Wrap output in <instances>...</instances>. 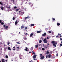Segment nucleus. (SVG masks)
Segmentation results:
<instances>
[{
	"label": "nucleus",
	"mask_w": 62,
	"mask_h": 62,
	"mask_svg": "<svg viewBox=\"0 0 62 62\" xmlns=\"http://www.w3.org/2000/svg\"><path fill=\"white\" fill-rule=\"evenodd\" d=\"M38 45H36L35 46V48H38Z\"/></svg>",
	"instance_id": "obj_16"
},
{
	"label": "nucleus",
	"mask_w": 62,
	"mask_h": 62,
	"mask_svg": "<svg viewBox=\"0 0 62 62\" xmlns=\"http://www.w3.org/2000/svg\"><path fill=\"white\" fill-rule=\"evenodd\" d=\"M17 23H18V22H17V21L16 20V22L15 23V25H16V24H17Z\"/></svg>",
	"instance_id": "obj_12"
},
{
	"label": "nucleus",
	"mask_w": 62,
	"mask_h": 62,
	"mask_svg": "<svg viewBox=\"0 0 62 62\" xmlns=\"http://www.w3.org/2000/svg\"><path fill=\"white\" fill-rule=\"evenodd\" d=\"M46 36V33L45 32L42 35V36L43 37V36Z\"/></svg>",
	"instance_id": "obj_5"
},
{
	"label": "nucleus",
	"mask_w": 62,
	"mask_h": 62,
	"mask_svg": "<svg viewBox=\"0 0 62 62\" xmlns=\"http://www.w3.org/2000/svg\"><path fill=\"white\" fill-rule=\"evenodd\" d=\"M23 39H24V40H26L27 39V38L26 37L25 38L24 37Z\"/></svg>",
	"instance_id": "obj_23"
},
{
	"label": "nucleus",
	"mask_w": 62,
	"mask_h": 62,
	"mask_svg": "<svg viewBox=\"0 0 62 62\" xmlns=\"http://www.w3.org/2000/svg\"><path fill=\"white\" fill-rule=\"evenodd\" d=\"M2 62H5V60H4V59H2Z\"/></svg>",
	"instance_id": "obj_19"
},
{
	"label": "nucleus",
	"mask_w": 62,
	"mask_h": 62,
	"mask_svg": "<svg viewBox=\"0 0 62 62\" xmlns=\"http://www.w3.org/2000/svg\"><path fill=\"white\" fill-rule=\"evenodd\" d=\"M52 20H53V21H55V19H54V18H52Z\"/></svg>",
	"instance_id": "obj_31"
},
{
	"label": "nucleus",
	"mask_w": 62,
	"mask_h": 62,
	"mask_svg": "<svg viewBox=\"0 0 62 62\" xmlns=\"http://www.w3.org/2000/svg\"><path fill=\"white\" fill-rule=\"evenodd\" d=\"M29 18V17H26L25 18V19L26 20V19H28V18Z\"/></svg>",
	"instance_id": "obj_27"
},
{
	"label": "nucleus",
	"mask_w": 62,
	"mask_h": 62,
	"mask_svg": "<svg viewBox=\"0 0 62 62\" xmlns=\"http://www.w3.org/2000/svg\"><path fill=\"white\" fill-rule=\"evenodd\" d=\"M8 49L9 50V51H11V49H10V48L9 47H8Z\"/></svg>",
	"instance_id": "obj_14"
},
{
	"label": "nucleus",
	"mask_w": 62,
	"mask_h": 62,
	"mask_svg": "<svg viewBox=\"0 0 62 62\" xmlns=\"http://www.w3.org/2000/svg\"><path fill=\"white\" fill-rule=\"evenodd\" d=\"M57 25H58V26H59L60 25V23H57Z\"/></svg>",
	"instance_id": "obj_11"
},
{
	"label": "nucleus",
	"mask_w": 62,
	"mask_h": 62,
	"mask_svg": "<svg viewBox=\"0 0 62 62\" xmlns=\"http://www.w3.org/2000/svg\"><path fill=\"white\" fill-rule=\"evenodd\" d=\"M41 56V58H40L41 59H43L44 58V57L42 56V54H40Z\"/></svg>",
	"instance_id": "obj_4"
},
{
	"label": "nucleus",
	"mask_w": 62,
	"mask_h": 62,
	"mask_svg": "<svg viewBox=\"0 0 62 62\" xmlns=\"http://www.w3.org/2000/svg\"><path fill=\"white\" fill-rule=\"evenodd\" d=\"M61 43H62V41H61Z\"/></svg>",
	"instance_id": "obj_61"
},
{
	"label": "nucleus",
	"mask_w": 62,
	"mask_h": 62,
	"mask_svg": "<svg viewBox=\"0 0 62 62\" xmlns=\"http://www.w3.org/2000/svg\"><path fill=\"white\" fill-rule=\"evenodd\" d=\"M51 43L53 44V46H54V47H56V45L57 44V43L56 42L55 43V41H53L51 42Z\"/></svg>",
	"instance_id": "obj_1"
},
{
	"label": "nucleus",
	"mask_w": 62,
	"mask_h": 62,
	"mask_svg": "<svg viewBox=\"0 0 62 62\" xmlns=\"http://www.w3.org/2000/svg\"><path fill=\"white\" fill-rule=\"evenodd\" d=\"M3 26L4 27V29H8V26H6V25H3Z\"/></svg>",
	"instance_id": "obj_2"
},
{
	"label": "nucleus",
	"mask_w": 62,
	"mask_h": 62,
	"mask_svg": "<svg viewBox=\"0 0 62 62\" xmlns=\"http://www.w3.org/2000/svg\"><path fill=\"white\" fill-rule=\"evenodd\" d=\"M33 36V33H31L30 35V38H31L32 36Z\"/></svg>",
	"instance_id": "obj_6"
},
{
	"label": "nucleus",
	"mask_w": 62,
	"mask_h": 62,
	"mask_svg": "<svg viewBox=\"0 0 62 62\" xmlns=\"http://www.w3.org/2000/svg\"><path fill=\"white\" fill-rule=\"evenodd\" d=\"M60 40H62V39L61 38H60Z\"/></svg>",
	"instance_id": "obj_49"
},
{
	"label": "nucleus",
	"mask_w": 62,
	"mask_h": 62,
	"mask_svg": "<svg viewBox=\"0 0 62 62\" xmlns=\"http://www.w3.org/2000/svg\"><path fill=\"white\" fill-rule=\"evenodd\" d=\"M50 54V52H49V51H46V54Z\"/></svg>",
	"instance_id": "obj_17"
},
{
	"label": "nucleus",
	"mask_w": 62,
	"mask_h": 62,
	"mask_svg": "<svg viewBox=\"0 0 62 62\" xmlns=\"http://www.w3.org/2000/svg\"><path fill=\"white\" fill-rule=\"evenodd\" d=\"M26 36H27L28 35V33H26L25 34Z\"/></svg>",
	"instance_id": "obj_37"
},
{
	"label": "nucleus",
	"mask_w": 62,
	"mask_h": 62,
	"mask_svg": "<svg viewBox=\"0 0 62 62\" xmlns=\"http://www.w3.org/2000/svg\"><path fill=\"white\" fill-rule=\"evenodd\" d=\"M56 37L57 38H58V35H57L56 36Z\"/></svg>",
	"instance_id": "obj_48"
},
{
	"label": "nucleus",
	"mask_w": 62,
	"mask_h": 62,
	"mask_svg": "<svg viewBox=\"0 0 62 62\" xmlns=\"http://www.w3.org/2000/svg\"><path fill=\"white\" fill-rule=\"evenodd\" d=\"M17 49H19V47H17Z\"/></svg>",
	"instance_id": "obj_54"
},
{
	"label": "nucleus",
	"mask_w": 62,
	"mask_h": 62,
	"mask_svg": "<svg viewBox=\"0 0 62 62\" xmlns=\"http://www.w3.org/2000/svg\"><path fill=\"white\" fill-rule=\"evenodd\" d=\"M33 59H34V60H37V59H35V58H33Z\"/></svg>",
	"instance_id": "obj_39"
},
{
	"label": "nucleus",
	"mask_w": 62,
	"mask_h": 62,
	"mask_svg": "<svg viewBox=\"0 0 62 62\" xmlns=\"http://www.w3.org/2000/svg\"><path fill=\"white\" fill-rule=\"evenodd\" d=\"M33 52V51H32V52L33 54H35V52Z\"/></svg>",
	"instance_id": "obj_36"
},
{
	"label": "nucleus",
	"mask_w": 62,
	"mask_h": 62,
	"mask_svg": "<svg viewBox=\"0 0 62 62\" xmlns=\"http://www.w3.org/2000/svg\"><path fill=\"white\" fill-rule=\"evenodd\" d=\"M24 26L23 25H22L21 26V29H23V28H24Z\"/></svg>",
	"instance_id": "obj_13"
},
{
	"label": "nucleus",
	"mask_w": 62,
	"mask_h": 62,
	"mask_svg": "<svg viewBox=\"0 0 62 62\" xmlns=\"http://www.w3.org/2000/svg\"><path fill=\"white\" fill-rule=\"evenodd\" d=\"M29 62H31V61H29Z\"/></svg>",
	"instance_id": "obj_58"
},
{
	"label": "nucleus",
	"mask_w": 62,
	"mask_h": 62,
	"mask_svg": "<svg viewBox=\"0 0 62 62\" xmlns=\"http://www.w3.org/2000/svg\"><path fill=\"white\" fill-rule=\"evenodd\" d=\"M16 43H17V44H20V43H19V42H17Z\"/></svg>",
	"instance_id": "obj_40"
},
{
	"label": "nucleus",
	"mask_w": 62,
	"mask_h": 62,
	"mask_svg": "<svg viewBox=\"0 0 62 62\" xmlns=\"http://www.w3.org/2000/svg\"><path fill=\"white\" fill-rule=\"evenodd\" d=\"M8 55H6V58H8Z\"/></svg>",
	"instance_id": "obj_29"
},
{
	"label": "nucleus",
	"mask_w": 62,
	"mask_h": 62,
	"mask_svg": "<svg viewBox=\"0 0 62 62\" xmlns=\"http://www.w3.org/2000/svg\"><path fill=\"white\" fill-rule=\"evenodd\" d=\"M19 13H20V12H21V11H19Z\"/></svg>",
	"instance_id": "obj_57"
},
{
	"label": "nucleus",
	"mask_w": 62,
	"mask_h": 62,
	"mask_svg": "<svg viewBox=\"0 0 62 62\" xmlns=\"http://www.w3.org/2000/svg\"><path fill=\"white\" fill-rule=\"evenodd\" d=\"M32 53V52H29V54H30V53Z\"/></svg>",
	"instance_id": "obj_47"
},
{
	"label": "nucleus",
	"mask_w": 62,
	"mask_h": 62,
	"mask_svg": "<svg viewBox=\"0 0 62 62\" xmlns=\"http://www.w3.org/2000/svg\"><path fill=\"white\" fill-rule=\"evenodd\" d=\"M56 56H58V53H57L56 54Z\"/></svg>",
	"instance_id": "obj_41"
},
{
	"label": "nucleus",
	"mask_w": 62,
	"mask_h": 62,
	"mask_svg": "<svg viewBox=\"0 0 62 62\" xmlns=\"http://www.w3.org/2000/svg\"><path fill=\"white\" fill-rule=\"evenodd\" d=\"M17 8V7L16 6H15L14 7V8L15 9H16Z\"/></svg>",
	"instance_id": "obj_28"
},
{
	"label": "nucleus",
	"mask_w": 62,
	"mask_h": 62,
	"mask_svg": "<svg viewBox=\"0 0 62 62\" xmlns=\"http://www.w3.org/2000/svg\"><path fill=\"white\" fill-rule=\"evenodd\" d=\"M19 9H16V12L18 11H19Z\"/></svg>",
	"instance_id": "obj_25"
},
{
	"label": "nucleus",
	"mask_w": 62,
	"mask_h": 62,
	"mask_svg": "<svg viewBox=\"0 0 62 62\" xmlns=\"http://www.w3.org/2000/svg\"><path fill=\"white\" fill-rule=\"evenodd\" d=\"M0 62H1V61H0Z\"/></svg>",
	"instance_id": "obj_62"
},
{
	"label": "nucleus",
	"mask_w": 62,
	"mask_h": 62,
	"mask_svg": "<svg viewBox=\"0 0 62 62\" xmlns=\"http://www.w3.org/2000/svg\"><path fill=\"white\" fill-rule=\"evenodd\" d=\"M22 13H23V14H24V12H22Z\"/></svg>",
	"instance_id": "obj_55"
},
{
	"label": "nucleus",
	"mask_w": 62,
	"mask_h": 62,
	"mask_svg": "<svg viewBox=\"0 0 62 62\" xmlns=\"http://www.w3.org/2000/svg\"><path fill=\"white\" fill-rule=\"evenodd\" d=\"M33 47H31V51H32V50H33Z\"/></svg>",
	"instance_id": "obj_24"
},
{
	"label": "nucleus",
	"mask_w": 62,
	"mask_h": 62,
	"mask_svg": "<svg viewBox=\"0 0 62 62\" xmlns=\"http://www.w3.org/2000/svg\"><path fill=\"white\" fill-rule=\"evenodd\" d=\"M48 33H52V32H51L50 31H48Z\"/></svg>",
	"instance_id": "obj_35"
},
{
	"label": "nucleus",
	"mask_w": 62,
	"mask_h": 62,
	"mask_svg": "<svg viewBox=\"0 0 62 62\" xmlns=\"http://www.w3.org/2000/svg\"><path fill=\"white\" fill-rule=\"evenodd\" d=\"M37 57V55H34L33 56V58H35Z\"/></svg>",
	"instance_id": "obj_10"
},
{
	"label": "nucleus",
	"mask_w": 62,
	"mask_h": 62,
	"mask_svg": "<svg viewBox=\"0 0 62 62\" xmlns=\"http://www.w3.org/2000/svg\"><path fill=\"white\" fill-rule=\"evenodd\" d=\"M13 2H14V0H13Z\"/></svg>",
	"instance_id": "obj_59"
},
{
	"label": "nucleus",
	"mask_w": 62,
	"mask_h": 62,
	"mask_svg": "<svg viewBox=\"0 0 62 62\" xmlns=\"http://www.w3.org/2000/svg\"><path fill=\"white\" fill-rule=\"evenodd\" d=\"M42 50L43 51H45V49L44 48H42Z\"/></svg>",
	"instance_id": "obj_32"
},
{
	"label": "nucleus",
	"mask_w": 62,
	"mask_h": 62,
	"mask_svg": "<svg viewBox=\"0 0 62 62\" xmlns=\"http://www.w3.org/2000/svg\"><path fill=\"white\" fill-rule=\"evenodd\" d=\"M58 35H59V36H60L61 35V34H59V33H58Z\"/></svg>",
	"instance_id": "obj_44"
},
{
	"label": "nucleus",
	"mask_w": 62,
	"mask_h": 62,
	"mask_svg": "<svg viewBox=\"0 0 62 62\" xmlns=\"http://www.w3.org/2000/svg\"><path fill=\"white\" fill-rule=\"evenodd\" d=\"M41 42H42V40L40 39L39 40V43H41Z\"/></svg>",
	"instance_id": "obj_18"
},
{
	"label": "nucleus",
	"mask_w": 62,
	"mask_h": 62,
	"mask_svg": "<svg viewBox=\"0 0 62 62\" xmlns=\"http://www.w3.org/2000/svg\"><path fill=\"white\" fill-rule=\"evenodd\" d=\"M48 61H49H49H50V60H48Z\"/></svg>",
	"instance_id": "obj_60"
},
{
	"label": "nucleus",
	"mask_w": 62,
	"mask_h": 62,
	"mask_svg": "<svg viewBox=\"0 0 62 62\" xmlns=\"http://www.w3.org/2000/svg\"><path fill=\"white\" fill-rule=\"evenodd\" d=\"M4 24V23L3 22H1V24L2 25H3V24Z\"/></svg>",
	"instance_id": "obj_30"
},
{
	"label": "nucleus",
	"mask_w": 62,
	"mask_h": 62,
	"mask_svg": "<svg viewBox=\"0 0 62 62\" xmlns=\"http://www.w3.org/2000/svg\"><path fill=\"white\" fill-rule=\"evenodd\" d=\"M41 31H37V33H40L41 32Z\"/></svg>",
	"instance_id": "obj_20"
},
{
	"label": "nucleus",
	"mask_w": 62,
	"mask_h": 62,
	"mask_svg": "<svg viewBox=\"0 0 62 62\" xmlns=\"http://www.w3.org/2000/svg\"><path fill=\"white\" fill-rule=\"evenodd\" d=\"M29 5H32V6H33V4H32V3L31 2H29Z\"/></svg>",
	"instance_id": "obj_21"
},
{
	"label": "nucleus",
	"mask_w": 62,
	"mask_h": 62,
	"mask_svg": "<svg viewBox=\"0 0 62 62\" xmlns=\"http://www.w3.org/2000/svg\"><path fill=\"white\" fill-rule=\"evenodd\" d=\"M24 34H25V33H24Z\"/></svg>",
	"instance_id": "obj_64"
},
{
	"label": "nucleus",
	"mask_w": 62,
	"mask_h": 62,
	"mask_svg": "<svg viewBox=\"0 0 62 62\" xmlns=\"http://www.w3.org/2000/svg\"><path fill=\"white\" fill-rule=\"evenodd\" d=\"M13 20H15V18L14 17H13Z\"/></svg>",
	"instance_id": "obj_38"
},
{
	"label": "nucleus",
	"mask_w": 62,
	"mask_h": 62,
	"mask_svg": "<svg viewBox=\"0 0 62 62\" xmlns=\"http://www.w3.org/2000/svg\"><path fill=\"white\" fill-rule=\"evenodd\" d=\"M48 58V56H47V55L46 56V58Z\"/></svg>",
	"instance_id": "obj_46"
},
{
	"label": "nucleus",
	"mask_w": 62,
	"mask_h": 62,
	"mask_svg": "<svg viewBox=\"0 0 62 62\" xmlns=\"http://www.w3.org/2000/svg\"><path fill=\"white\" fill-rule=\"evenodd\" d=\"M60 46H62V44H60Z\"/></svg>",
	"instance_id": "obj_53"
},
{
	"label": "nucleus",
	"mask_w": 62,
	"mask_h": 62,
	"mask_svg": "<svg viewBox=\"0 0 62 62\" xmlns=\"http://www.w3.org/2000/svg\"><path fill=\"white\" fill-rule=\"evenodd\" d=\"M5 61H6V62H8V60H5Z\"/></svg>",
	"instance_id": "obj_51"
},
{
	"label": "nucleus",
	"mask_w": 62,
	"mask_h": 62,
	"mask_svg": "<svg viewBox=\"0 0 62 62\" xmlns=\"http://www.w3.org/2000/svg\"><path fill=\"white\" fill-rule=\"evenodd\" d=\"M17 51H19V49H18L17 50H16Z\"/></svg>",
	"instance_id": "obj_50"
},
{
	"label": "nucleus",
	"mask_w": 62,
	"mask_h": 62,
	"mask_svg": "<svg viewBox=\"0 0 62 62\" xmlns=\"http://www.w3.org/2000/svg\"><path fill=\"white\" fill-rule=\"evenodd\" d=\"M46 39H46V38H45L43 40V41L45 43H47V41L46 40Z\"/></svg>",
	"instance_id": "obj_3"
},
{
	"label": "nucleus",
	"mask_w": 62,
	"mask_h": 62,
	"mask_svg": "<svg viewBox=\"0 0 62 62\" xmlns=\"http://www.w3.org/2000/svg\"><path fill=\"white\" fill-rule=\"evenodd\" d=\"M1 22H2V20H0V23H1Z\"/></svg>",
	"instance_id": "obj_42"
},
{
	"label": "nucleus",
	"mask_w": 62,
	"mask_h": 62,
	"mask_svg": "<svg viewBox=\"0 0 62 62\" xmlns=\"http://www.w3.org/2000/svg\"><path fill=\"white\" fill-rule=\"evenodd\" d=\"M31 26H34V24H31Z\"/></svg>",
	"instance_id": "obj_26"
},
{
	"label": "nucleus",
	"mask_w": 62,
	"mask_h": 62,
	"mask_svg": "<svg viewBox=\"0 0 62 62\" xmlns=\"http://www.w3.org/2000/svg\"><path fill=\"white\" fill-rule=\"evenodd\" d=\"M8 8H10V7H8Z\"/></svg>",
	"instance_id": "obj_43"
},
{
	"label": "nucleus",
	"mask_w": 62,
	"mask_h": 62,
	"mask_svg": "<svg viewBox=\"0 0 62 62\" xmlns=\"http://www.w3.org/2000/svg\"><path fill=\"white\" fill-rule=\"evenodd\" d=\"M19 34H20V32H19Z\"/></svg>",
	"instance_id": "obj_63"
},
{
	"label": "nucleus",
	"mask_w": 62,
	"mask_h": 62,
	"mask_svg": "<svg viewBox=\"0 0 62 62\" xmlns=\"http://www.w3.org/2000/svg\"><path fill=\"white\" fill-rule=\"evenodd\" d=\"M51 55L50 54H49V55H48V57L49 58H51Z\"/></svg>",
	"instance_id": "obj_8"
},
{
	"label": "nucleus",
	"mask_w": 62,
	"mask_h": 62,
	"mask_svg": "<svg viewBox=\"0 0 62 62\" xmlns=\"http://www.w3.org/2000/svg\"><path fill=\"white\" fill-rule=\"evenodd\" d=\"M25 30L26 31H27V27H25Z\"/></svg>",
	"instance_id": "obj_22"
},
{
	"label": "nucleus",
	"mask_w": 62,
	"mask_h": 62,
	"mask_svg": "<svg viewBox=\"0 0 62 62\" xmlns=\"http://www.w3.org/2000/svg\"><path fill=\"white\" fill-rule=\"evenodd\" d=\"M0 4L1 5H3V3H2V2H0Z\"/></svg>",
	"instance_id": "obj_34"
},
{
	"label": "nucleus",
	"mask_w": 62,
	"mask_h": 62,
	"mask_svg": "<svg viewBox=\"0 0 62 62\" xmlns=\"http://www.w3.org/2000/svg\"><path fill=\"white\" fill-rule=\"evenodd\" d=\"M60 38H61V37H62V36L61 35H60Z\"/></svg>",
	"instance_id": "obj_52"
},
{
	"label": "nucleus",
	"mask_w": 62,
	"mask_h": 62,
	"mask_svg": "<svg viewBox=\"0 0 62 62\" xmlns=\"http://www.w3.org/2000/svg\"><path fill=\"white\" fill-rule=\"evenodd\" d=\"M9 44H10V42H9V41L8 42V45H9Z\"/></svg>",
	"instance_id": "obj_33"
},
{
	"label": "nucleus",
	"mask_w": 62,
	"mask_h": 62,
	"mask_svg": "<svg viewBox=\"0 0 62 62\" xmlns=\"http://www.w3.org/2000/svg\"><path fill=\"white\" fill-rule=\"evenodd\" d=\"M46 48H47V46H45Z\"/></svg>",
	"instance_id": "obj_56"
},
{
	"label": "nucleus",
	"mask_w": 62,
	"mask_h": 62,
	"mask_svg": "<svg viewBox=\"0 0 62 62\" xmlns=\"http://www.w3.org/2000/svg\"><path fill=\"white\" fill-rule=\"evenodd\" d=\"M25 51H26V52H28V48L27 47H25V49H24Z\"/></svg>",
	"instance_id": "obj_7"
},
{
	"label": "nucleus",
	"mask_w": 62,
	"mask_h": 62,
	"mask_svg": "<svg viewBox=\"0 0 62 62\" xmlns=\"http://www.w3.org/2000/svg\"><path fill=\"white\" fill-rule=\"evenodd\" d=\"M13 48H14V49H13V51H15V50H16V48H15V46H14V47H13Z\"/></svg>",
	"instance_id": "obj_15"
},
{
	"label": "nucleus",
	"mask_w": 62,
	"mask_h": 62,
	"mask_svg": "<svg viewBox=\"0 0 62 62\" xmlns=\"http://www.w3.org/2000/svg\"><path fill=\"white\" fill-rule=\"evenodd\" d=\"M47 39H49V37H47Z\"/></svg>",
	"instance_id": "obj_45"
},
{
	"label": "nucleus",
	"mask_w": 62,
	"mask_h": 62,
	"mask_svg": "<svg viewBox=\"0 0 62 62\" xmlns=\"http://www.w3.org/2000/svg\"><path fill=\"white\" fill-rule=\"evenodd\" d=\"M1 8V9L2 10H4V7H0Z\"/></svg>",
	"instance_id": "obj_9"
}]
</instances>
